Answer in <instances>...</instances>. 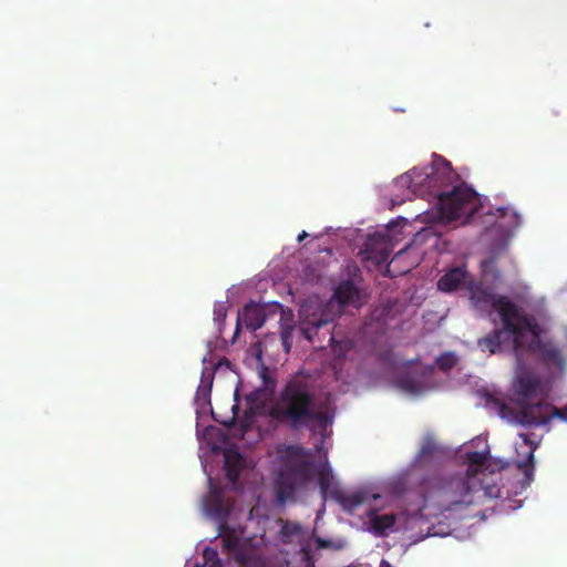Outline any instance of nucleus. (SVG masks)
Masks as SVG:
<instances>
[{"label": "nucleus", "instance_id": "1", "mask_svg": "<svg viewBox=\"0 0 567 567\" xmlns=\"http://www.w3.org/2000/svg\"><path fill=\"white\" fill-rule=\"evenodd\" d=\"M268 414L277 423L296 432L326 431L333 421L328 409L318 404L312 386L300 378L287 381Z\"/></svg>", "mask_w": 567, "mask_h": 567}, {"label": "nucleus", "instance_id": "2", "mask_svg": "<svg viewBox=\"0 0 567 567\" xmlns=\"http://www.w3.org/2000/svg\"><path fill=\"white\" fill-rule=\"evenodd\" d=\"M468 290L473 305L482 310L495 309L503 322V329H495L478 340L482 351L491 354L501 352L505 344L513 342L516 348L522 346V337L532 328V319L506 296H496L482 285L470 282Z\"/></svg>", "mask_w": 567, "mask_h": 567}, {"label": "nucleus", "instance_id": "3", "mask_svg": "<svg viewBox=\"0 0 567 567\" xmlns=\"http://www.w3.org/2000/svg\"><path fill=\"white\" fill-rule=\"evenodd\" d=\"M480 477H467L463 473L435 475L427 481L426 496L442 511H451L457 505H472L474 496L482 487Z\"/></svg>", "mask_w": 567, "mask_h": 567}, {"label": "nucleus", "instance_id": "4", "mask_svg": "<svg viewBox=\"0 0 567 567\" xmlns=\"http://www.w3.org/2000/svg\"><path fill=\"white\" fill-rule=\"evenodd\" d=\"M457 179L452 165L445 158L434 155L431 165L424 168H412L396 179V184L408 187L420 197L434 196L445 192Z\"/></svg>", "mask_w": 567, "mask_h": 567}, {"label": "nucleus", "instance_id": "5", "mask_svg": "<svg viewBox=\"0 0 567 567\" xmlns=\"http://www.w3.org/2000/svg\"><path fill=\"white\" fill-rule=\"evenodd\" d=\"M313 474V465L306 457L305 449L287 446L281 454V468L277 480L278 498L282 502L295 497L297 491L308 483Z\"/></svg>", "mask_w": 567, "mask_h": 567}, {"label": "nucleus", "instance_id": "6", "mask_svg": "<svg viewBox=\"0 0 567 567\" xmlns=\"http://www.w3.org/2000/svg\"><path fill=\"white\" fill-rule=\"evenodd\" d=\"M477 194L466 185L453 186L451 190L437 193V208L441 219L452 221L465 218L467 221L478 209Z\"/></svg>", "mask_w": 567, "mask_h": 567}, {"label": "nucleus", "instance_id": "7", "mask_svg": "<svg viewBox=\"0 0 567 567\" xmlns=\"http://www.w3.org/2000/svg\"><path fill=\"white\" fill-rule=\"evenodd\" d=\"M333 302L324 303L318 296L308 297L299 309V329L309 341H313L317 332L332 323L334 319Z\"/></svg>", "mask_w": 567, "mask_h": 567}, {"label": "nucleus", "instance_id": "8", "mask_svg": "<svg viewBox=\"0 0 567 567\" xmlns=\"http://www.w3.org/2000/svg\"><path fill=\"white\" fill-rule=\"evenodd\" d=\"M553 417L567 422V406L558 409L548 403L539 402L527 404L523 408V422L529 426H540L548 423Z\"/></svg>", "mask_w": 567, "mask_h": 567}, {"label": "nucleus", "instance_id": "9", "mask_svg": "<svg viewBox=\"0 0 567 567\" xmlns=\"http://www.w3.org/2000/svg\"><path fill=\"white\" fill-rule=\"evenodd\" d=\"M364 260L372 261L377 266L386 262L392 254V245L386 234L375 233L370 235L361 250Z\"/></svg>", "mask_w": 567, "mask_h": 567}, {"label": "nucleus", "instance_id": "10", "mask_svg": "<svg viewBox=\"0 0 567 567\" xmlns=\"http://www.w3.org/2000/svg\"><path fill=\"white\" fill-rule=\"evenodd\" d=\"M536 329H537V326L532 322V328L529 330H526L522 337V346L519 348H516L513 342H511L508 346L512 344L516 351L523 349L524 348V337L526 333L530 332L532 333V342L529 344V348L532 349L534 347H537L539 349L544 360L547 363L554 364V365L563 369L565 367V359L563 357L561 351L553 344L540 343Z\"/></svg>", "mask_w": 567, "mask_h": 567}, {"label": "nucleus", "instance_id": "11", "mask_svg": "<svg viewBox=\"0 0 567 567\" xmlns=\"http://www.w3.org/2000/svg\"><path fill=\"white\" fill-rule=\"evenodd\" d=\"M243 320L246 328L250 331L260 329L266 320L265 308L255 301H250L243 308L238 315V321Z\"/></svg>", "mask_w": 567, "mask_h": 567}, {"label": "nucleus", "instance_id": "12", "mask_svg": "<svg viewBox=\"0 0 567 567\" xmlns=\"http://www.w3.org/2000/svg\"><path fill=\"white\" fill-rule=\"evenodd\" d=\"M467 277L468 272L465 268H452L439 279L437 288L443 292H453L466 284Z\"/></svg>", "mask_w": 567, "mask_h": 567}, {"label": "nucleus", "instance_id": "13", "mask_svg": "<svg viewBox=\"0 0 567 567\" xmlns=\"http://www.w3.org/2000/svg\"><path fill=\"white\" fill-rule=\"evenodd\" d=\"M540 390V381L538 378L529 374L519 375L515 382V391L517 395L524 400L534 399Z\"/></svg>", "mask_w": 567, "mask_h": 567}, {"label": "nucleus", "instance_id": "14", "mask_svg": "<svg viewBox=\"0 0 567 567\" xmlns=\"http://www.w3.org/2000/svg\"><path fill=\"white\" fill-rule=\"evenodd\" d=\"M219 530L221 534L223 550L231 555H239L241 545L240 538L234 528H230L226 523L220 524Z\"/></svg>", "mask_w": 567, "mask_h": 567}, {"label": "nucleus", "instance_id": "15", "mask_svg": "<svg viewBox=\"0 0 567 567\" xmlns=\"http://www.w3.org/2000/svg\"><path fill=\"white\" fill-rule=\"evenodd\" d=\"M259 374L262 380V383L249 395V400L256 398L258 400L266 401L269 398H271L275 392L276 380L270 377L269 371L266 367L261 368Z\"/></svg>", "mask_w": 567, "mask_h": 567}, {"label": "nucleus", "instance_id": "16", "mask_svg": "<svg viewBox=\"0 0 567 567\" xmlns=\"http://www.w3.org/2000/svg\"><path fill=\"white\" fill-rule=\"evenodd\" d=\"M243 462L241 455L237 452L229 451L225 454V475L229 482L236 483L238 481Z\"/></svg>", "mask_w": 567, "mask_h": 567}, {"label": "nucleus", "instance_id": "17", "mask_svg": "<svg viewBox=\"0 0 567 567\" xmlns=\"http://www.w3.org/2000/svg\"><path fill=\"white\" fill-rule=\"evenodd\" d=\"M333 298L339 306L346 307L358 298V289L351 280H344L336 288Z\"/></svg>", "mask_w": 567, "mask_h": 567}, {"label": "nucleus", "instance_id": "18", "mask_svg": "<svg viewBox=\"0 0 567 567\" xmlns=\"http://www.w3.org/2000/svg\"><path fill=\"white\" fill-rule=\"evenodd\" d=\"M467 460V468L463 471L462 473L466 475L467 477H480L486 476V474L483 472L482 467L485 465L487 461V455L482 452H470L466 455Z\"/></svg>", "mask_w": 567, "mask_h": 567}, {"label": "nucleus", "instance_id": "19", "mask_svg": "<svg viewBox=\"0 0 567 567\" xmlns=\"http://www.w3.org/2000/svg\"><path fill=\"white\" fill-rule=\"evenodd\" d=\"M368 493L365 491H357L350 494L337 495V501L348 512H353L360 505L368 501Z\"/></svg>", "mask_w": 567, "mask_h": 567}, {"label": "nucleus", "instance_id": "20", "mask_svg": "<svg viewBox=\"0 0 567 567\" xmlns=\"http://www.w3.org/2000/svg\"><path fill=\"white\" fill-rule=\"evenodd\" d=\"M520 437L523 439L524 443L529 445L530 447L527 460L518 463V467L523 470L526 478V484L528 485L533 481L534 451L536 449V445H534V443L528 439L527 434H520Z\"/></svg>", "mask_w": 567, "mask_h": 567}, {"label": "nucleus", "instance_id": "21", "mask_svg": "<svg viewBox=\"0 0 567 567\" xmlns=\"http://www.w3.org/2000/svg\"><path fill=\"white\" fill-rule=\"evenodd\" d=\"M441 450L436 442L427 436L423 440L420 452L416 457L419 464L423 463L427 458H432L440 454Z\"/></svg>", "mask_w": 567, "mask_h": 567}, {"label": "nucleus", "instance_id": "22", "mask_svg": "<svg viewBox=\"0 0 567 567\" xmlns=\"http://www.w3.org/2000/svg\"><path fill=\"white\" fill-rule=\"evenodd\" d=\"M496 212L499 218L508 219L501 224V226L506 228L507 230H513L520 225V216L517 212L508 207H498Z\"/></svg>", "mask_w": 567, "mask_h": 567}, {"label": "nucleus", "instance_id": "23", "mask_svg": "<svg viewBox=\"0 0 567 567\" xmlns=\"http://www.w3.org/2000/svg\"><path fill=\"white\" fill-rule=\"evenodd\" d=\"M395 524V516L393 514L374 515L371 518V525L375 534L384 535L386 529H390Z\"/></svg>", "mask_w": 567, "mask_h": 567}, {"label": "nucleus", "instance_id": "24", "mask_svg": "<svg viewBox=\"0 0 567 567\" xmlns=\"http://www.w3.org/2000/svg\"><path fill=\"white\" fill-rule=\"evenodd\" d=\"M214 381V370L204 368L202 372L200 383L197 389V396L206 399L210 395L212 386Z\"/></svg>", "mask_w": 567, "mask_h": 567}, {"label": "nucleus", "instance_id": "25", "mask_svg": "<svg viewBox=\"0 0 567 567\" xmlns=\"http://www.w3.org/2000/svg\"><path fill=\"white\" fill-rule=\"evenodd\" d=\"M457 361L458 359L455 353L446 351L436 358V365L443 372H449L453 367L456 365Z\"/></svg>", "mask_w": 567, "mask_h": 567}, {"label": "nucleus", "instance_id": "26", "mask_svg": "<svg viewBox=\"0 0 567 567\" xmlns=\"http://www.w3.org/2000/svg\"><path fill=\"white\" fill-rule=\"evenodd\" d=\"M203 559L206 567H223L217 550L212 547L204 549Z\"/></svg>", "mask_w": 567, "mask_h": 567}, {"label": "nucleus", "instance_id": "27", "mask_svg": "<svg viewBox=\"0 0 567 567\" xmlns=\"http://www.w3.org/2000/svg\"><path fill=\"white\" fill-rule=\"evenodd\" d=\"M484 477L485 476H481L482 487L478 491V493L482 492L484 496L489 497V498L502 497L501 488L496 484H485Z\"/></svg>", "mask_w": 567, "mask_h": 567}, {"label": "nucleus", "instance_id": "28", "mask_svg": "<svg viewBox=\"0 0 567 567\" xmlns=\"http://www.w3.org/2000/svg\"><path fill=\"white\" fill-rule=\"evenodd\" d=\"M212 503H213L212 505H213L214 514L218 518L225 519L227 517V515H228V509L225 507L220 495H215L213 497Z\"/></svg>", "mask_w": 567, "mask_h": 567}, {"label": "nucleus", "instance_id": "29", "mask_svg": "<svg viewBox=\"0 0 567 567\" xmlns=\"http://www.w3.org/2000/svg\"><path fill=\"white\" fill-rule=\"evenodd\" d=\"M318 480H319L321 493H322V495H326L329 489V486H330L329 474L322 471L319 473Z\"/></svg>", "mask_w": 567, "mask_h": 567}, {"label": "nucleus", "instance_id": "30", "mask_svg": "<svg viewBox=\"0 0 567 567\" xmlns=\"http://www.w3.org/2000/svg\"><path fill=\"white\" fill-rule=\"evenodd\" d=\"M402 388L411 393H417L419 392V385L417 383L412 379H403L401 381Z\"/></svg>", "mask_w": 567, "mask_h": 567}, {"label": "nucleus", "instance_id": "31", "mask_svg": "<svg viewBox=\"0 0 567 567\" xmlns=\"http://www.w3.org/2000/svg\"><path fill=\"white\" fill-rule=\"evenodd\" d=\"M281 340H282V344L285 347L286 352H289L290 351V347H291V344H290V331L284 330L281 332Z\"/></svg>", "mask_w": 567, "mask_h": 567}, {"label": "nucleus", "instance_id": "32", "mask_svg": "<svg viewBox=\"0 0 567 567\" xmlns=\"http://www.w3.org/2000/svg\"><path fill=\"white\" fill-rule=\"evenodd\" d=\"M495 264V257L492 256L491 258H488L487 260L483 261L482 262V266L486 269L488 267H492L493 265Z\"/></svg>", "mask_w": 567, "mask_h": 567}, {"label": "nucleus", "instance_id": "33", "mask_svg": "<svg viewBox=\"0 0 567 567\" xmlns=\"http://www.w3.org/2000/svg\"><path fill=\"white\" fill-rule=\"evenodd\" d=\"M308 237V233H306L305 230L301 231L299 235H298V241L301 243L303 239H306Z\"/></svg>", "mask_w": 567, "mask_h": 567}, {"label": "nucleus", "instance_id": "34", "mask_svg": "<svg viewBox=\"0 0 567 567\" xmlns=\"http://www.w3.org/2000/svg\"><path fill=\"white\" fill-rule=\"evenodd\" d=\"M282 534L285 535H290L291 534V528H289V525L288 524H285L284 527H282Z\"/></svg>", "mask_w": 567, "mask_h": 567}, {"label": "nucleus", "instance_id": "35", "mask_svg": "<svg viewBox=\"0 0 567 567\" xmlns=\"http://www.w3.org/2000/svg\"><path fill=\"white\" fill-rule=\"evenodd\" d=\"M379 567H393L388 560L382 559Z\"/></svg>", "mask_w": 567, "mask_h": 567}, {"label": "nucleus", "instance_id": "36", "mask_svg": "<svg viewBox=\"0 0 567 567\" xmlns=\"http://www.w3.org/2000/svg\"><path fill=\"white\" fill-rule=\"evenodd\" d=\"M352 268H353V274H354V275H355L357 272H359V271H360V269H359V268H358V266H355V265H353V266H352Z\"/></svg>", "mask_w": 567, "mask_h": 567}, {"label": "nucleus", "instance_id": "37", "mask_svg": "<svg viewBox=\"0 0 567 567\" xmlns=\"http://www.w3.org/2000/svg\"><path fill=\"white\" fill-rule=\"evenodd\" d=\"M240 560H241L243 563H245V561H246V556H245V555H241V556H240Z\"/></svg>", "mask_w": 567, "mask_h": 567}, {"label": "nucleus", "instance_id": "38", "mask_svg": "<svg viewBox=\"0 0 567 567\" xmlns=\"http://www.w3.org/2000/svg\"><path fill=\"white\" fill-rule=\"evenodd\" d=\"M246 567H264V566L262 565H255V566L247 565Z\"/></svg>", "mask_w": 567, "mask_h": 567}]
</instances>
